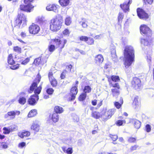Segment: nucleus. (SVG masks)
<instances>
[{"label":"nucleus","instance_id":"obj_1","mask_svg":"<svg viewBox=\"0 0 154 154\" xmlns=\"http://www.w3.org/2000/svg\"><path fill=\"white\" fill-rule=\"evenodd\" d=\"M124 53V63L125 67L127 69L131 66L134 60V54L133 47L131 46H126L125 49Z\"/></svg>","mask_w":154,"mask_h":154},{"label":"nucleus","instance_id":"obj_2","mask_svg":"<svg viewBox=\"0 0 154 154\" xmlns=\"http://www.w3.org/2000/svg\"><path fill=\"white\" fill-rule=\"evenodd\" d=\"M63 22L62 17L60 15H57L55 18L52 19L50 23V29L56 32L60 29Z\"/></svg>","mask_w":154,"mask_h":154},{"label":"nucleus","instance_id":"obj_3","mask_svg":"<svg viewBox=\"0 0 154 154\" xmlns=\"http://www.w3.org/2000/svg\"><path fill=\"white\" fill-rule=\"evenodd\" d=\"M34 0H24V2L27 5H20V9L21 10L25 11L30 12L32 9L34 7L31 4V2H32Z\"/></svg>","mask_w":154,"mask_h":154},{"label":"nucleus","instance_id":"obj_4","mask_svg":"<svg viewBox=\"0 0 154 154\" xmlns=\"http://www.w3.org/2000/svg\"><path fill=\"white\" fill-rule=\"evenodd\" d=\"M52 42L55 45L56 48H60L62 49L64 48L65 45L67 41L66 39L58 38L52 40Z\"/></svg>","mask_w":154,"mask_h":154},{"label":"nucleus","instance_id":"obj_5","mask_svg":"<svg viewBox=\"0 0 154 154\" xmlns=\"http://www.w3.org/2000/svg\"><path fill=\"white\" fill-rule=\"evenodd\" d=\"M140 30L141 33L143 35H146L149 37H150L152 35L151 30L146 25H141L140 26Z\"/></svg>","mask_w":154,"mask_h":154},{"label":"nucleus","instance_id":"obj_6","mask_svg":"<svg viewBox=\"0 0 154 154\" xmlns=\"http://www.w3.org/2000/svg\"><path fill=\"white\" fill-rule=\"evenodd\" d=\"M41 77L38 73L37 75L36 78L35 82H34L32 83L29 88L28 89V91L29 93H32L35 88L37 87L38 84L40 82Z\"/></svg>","mask_w":154,"mask_h":154},{"label":"nucleus","instance_id":"obj_7","mask_svg":"<svg viewBox=\"0 0 154 154\" xmlns=\"http://www.w3.org/2000/svg\"><path fill=\"white\" fill-rule=\"evenodd\" d=\"M20 112L19 111L15 110L8 112L4 115L5 119L8 120L12 119L15 118L16 115H19Z\"/></svg>","mask_w":154,"mask_h":154},{"label":"nucleus","instance_id":"obj_8","mask_svg":"<svg viewBox=\"0 0 154 154\" xmlns=\"http://www.w3.org/2000/svg\"><path fill=\"white\" fill-rule=\"evenodd\" d=\"M26 17L25 15L23 14H20L18 15L15 21V25L16 26H20L22 22L23 24H26Z\"/></svg>","mask_w":154,"mask_h":154},{"label":"nucleus","instance_id":"obj_9","mask_svg":"<svg viewBox=\"0 0 154 154\" xmlns=\"http://www.w3.org/2000/svg\"><path fill=\"white\" fill-rule=\"evenodd\" d=\"M40 28L39 26L37 24L33 23L29 27L30 33L35 34H37L39 31Z\"/></svg>","mask_w":154,"mask_h":154},{"label":"nucleus","instance_id":"obj_10","mask_svg":"<svg viewBox=\"0 0 154 154\" xmlns=\"http://www.w3.org/2000/svg\"><path fill=\"white\" fill-rule=\"evenodd\" d=\"M137 13L138 17L140 19H147L148 17L147 14L142 9L138 8L137 9Z\"/></svg>","mask_w":154,"mask_h":154},{"label":"nucleus","instance_id":"obj_11","mask_svg":"<svg viewBox=\"0 0 154 154\" xmlns=\"http://www.w3.org/2000/svg\"><path fill=\"white\" fill-rule=\"evenodd\" d=\"M132 3V0H129L128 2H124L120 5V7L125 12L129 11V5Z\"/></svg>","mask_w":154,"mask_h":154},{"label":"nucleus","instance_id":"obj_12","mask_svg":"<svg viewBox=\"0 0 154 154\" xmlns=\"http://www.w3.org/2000/svg\"><path fill=\"white\" fill-rule=\"evenodd\" d=\"M140 81L137 77H134L132 82V87L135 89H138L140 86Z\"/></svg>","mask_w":154,"mask_h":154},{"label":"nucleus","instance_id":"obj_13","mask_svg":"<svg viewBox=\"0 0 154 154\" xmlns=\"http://www.w3.org/2000/svg\"><path fill=\"white\" fill-rule=\"evenodd\" d=\"M71 97L69 98V100L72 101L74 100L75 97V95L78 92V89L77 87L76 86L72 88L70 91Z\"/></svg>","mask_w":154,"mask_h":154},{"label":"nucleus","instance_id":"obj_14","mask_svg":"<svg viewBox=\"0 0 154 154\" xmlns=\"http://www.w3.org/2000/svg\"><path fill=\"white\" fill-rule=\"evenodd\" d=\"M36 95H33L31 96L28 101L29 104L31 105H34L39 99V97H35Z\"/></svg>","mask_w":154,"mask_h":154},{"label":"nucleus","instance_id":"obj_15","mask_svg":"<svg viewBox=\"0 0 154 154\" xmlns=\"http://www.w3.org/2000/svg\"><path fill=\"white\" fill-rule=\"evenodd\" d=\"M48 75L51 85L53 87H56L57 85V82L53 76L52 72H49Z\"/></svg>","mask_w":154,"mask_h":154},{"label":"nucleus","instance_id":"obj_16","mask_svg":"<svg viewBox=\"0 0 154 154\" xmlns=\"http://www.w3.org/2000/svg\"><path fill=\"white\" fill-rule=\"evenodd\" d=\"M59 6L58 5H50L47 6L46 9L48 11H53L55 12H57L58 11V8Z\"/></svg>","mask_w":154,"mask_h":154},{"label":"nucleus","instance_id":"obj_17","mask_svg":"<svg viewBox=\"0 0 154 154\" xmlns=\"http://www.w3.org/2000/svg\"><path fill=\"white\" fill-rule=\"evenodd\" d=\"M49 119H51L54 122H57L59 119V115L56 113H53L51 116H49Z\"/></svg>","mask_w":154,"mask_h":154},{"label":"nucleus","instance_id":"obj_18","mask_svg":"<svg viewBox=\"0 0 154 154\" xmlns=\"http://www.w3.org/2000/svg\"><path fill=\"white\" fill-rule=\"evenodd\" d=\"M102 115H103V114L101 113V112H99L97 111H93L91 114L92 116L96 119H98L100 118L102 119Z\"/></svg>","mask_w":154,"mask_h":154},{"label":"nucleus","instance_id":"obj_19","mask_svg":"<svg viewBox=\"0 0 154 154\" xmlns=\"http://www.w3.org/2000/svg\"><path fill=\"white\" fill-rule=\"evenodd\" d=\"M132 122L134 124V127L137 128H139L141 125V122L138 120L136 119H133L132 120Z\"/></svg>","mask_w":154,"mask_h":154},{"label":"nucleus","instance_id":"obj_20","mask_svg":"<svg viewBox=\"0 0 154 154\" xmlns=\"http://www.w3.org/2000/svg\"><path fill=\"white\" fill-rule=\"evenodd\" d=\"M42 83L38 87H36V88L34 90V92L35 94L34 95H36L35 97L38 96V94H39L41 92V91L42 90Z\"/></svg>","mask_w":154,"mask_h":154},{"label":"nucleus","instance_id":"obj_21","mask_svg":"<svg viewBox=\"0 0 154 154\" xmlns=\"http://www.w3.org/2000/svg\"><path fill=\"white\" fill-rule=\"evenodd\" d=\"M31 128L36 132H38L39 130V126L36 123H33L31 126Z\"/></svg>","mask_w":154,"mask_h":154},{"label":"nucleus","instance_id":"obj_22","mask_svg":"<svg viewBox=\"0 0 154 154\" xmlns=\"http://www.w3.org/2000/svg\"><path fill=\"white\" fill-rule=\"evenodd\" d=\"M120 103L118 102H116L114 103L115 106L118 109H119L121 107L123 103V100L122 97L120 98Z\"/></svg>","mask_w":154,"mask_h":154},{"label":"nucleus","instance_id":"obj_23","mask_svg":"<svg viewBox=\"0 0 154 154\" xmlns=\"http://www.w3.org/2000/svg\"><path fill=\"white\" fill-rule=\"evenodd\" d=\"M95 60L97 63H102L103 60V58L101 54H98L95 57Z\"/></svg>","mask_w":154,"mask_h":154},{"label":"nucleus","instance_id":"obj_24","mask_svg":"<svg viewBox=\"0 0 154 154\" xmlns=\"http://www.w3.org/2000/svg\"><path fill=\"white\" fill-rule=\"evenodd\" d=\"M54 111L55 112V113H61L63 112V108L60 106H56L54 107Z\"/></svg>","mask_w":154,"mask_h":154},{"label":"nucleus","instance_id":"obj_25","mask_svg":"<svg viewBox=\"0 0 154 154\" xmlns=\"http://www.w3.org/2000/svg\"><path fill=\"white\" fill-rule=\"evenodd\" d=\"M69 0H59V2L62 6H66L69 3Z\"/></svg>","mask_w":154,"mask_h":154},{"label":"nucleus","instance_id":"obj_26","mask_svg":"<svg viewBox=\"0 0 154 154\" xmlns=\"http://www.w3.org/2000/svg\"><path fill=\"white\" fill-rule=\"evenodd\" d=\"M108 112L107 111V110H106L104 111L103 110L102 112H101V113L103 114V115H102V116H102V119L103 120H105L108 119H110L109 118H108V116H108Z\"/></svg>","mask_w":154,"mask_h":154},{"label":"nucleus","instance_id":"obj_27","mask_svg":"<svg viewBox=\"0 0 154 154\" xmlns=\"http://www.w3.org/2000/svg\"><path fill=\"white\" fill-rule=\"evenodd\" d=\"M111 91L113 97H116L119 94V89H117L116 88L112 89Z\"/></svg>","mask_w":154,"mask_h":154},{"label":"nucleus","instance_id":"obj_28","mask_svg":"<svg viewBox=\"0 0 154 154\" xmlns=\"http://www.w3.org/2000/svg\"><path fill=\"white\" fill-rule=\"evenodd\" d=\"M116 109H110L108 110H107V111L108 112V116H108V118H110L113 115Z\"/></svg>","mask_w":154,"mask_h":154},{"label":"nucleus","instance_id":"obj_29","mask_svg":"<svg viewBox=\"0 0 154 154\" xmlns=\"http://www.w3.org/2000/svg\"><path fill=\"white\" fill-rule=\"evenodd\" d=\"M30 135V133L29 132L27 131H24L22 133H19L18 136L22 138H23L24 137L29 136Z\"/></svg>","mask_w":154,"mask_h":154},{"label":"nucleus","instance_id":"obj_30","mask_svg":"<svg viewBox=\"0 0 154 154\" xmlns=\"http://www.w3.org/2000/svg\"><path fill=\"white\" fill-rule=\"evenodd\" d=\"M8 63L11 65H13L15 63V61L13 58L12 55L10 54L8 57Z\"/></svg>","mask_w":154,"mask_h":154},{"label":"nucleus","instance_id":"obj_31","mask_svg":"<svg viewBox=\"0 0 154 154\" xmlns=\"http://www.w3.org/2000/svg\"><path fill=\"white\" fill-rule=\"evenodd\" d=\"M124 17V14L123 13L119 12L118 16V23L120 24L122 22V20Z\"/></svg>","mask_w":154,"mask_h":154},{"label":"nucleus","instance_id":"obj_32","mask_svg":"<svg viewBox=\"0 0 154 154\" xmlns=\"http://www.w3.org/2000/svg\"><path fill=\"white\" fill-rule=\"evenodd\" d=\"M37 114V111L36 109H33L31 110L28 113V117L30 118L34 116Z\"/></svg>","mask_w":154,"mask_h":154},{"label":"nucleus","instance_id":"obj_33","mask_svg":"<svg viewBox=\"0 0 154 154\" xmlns=\"http://www.w3.org/2000/svg\"><path fill=\"white\" fill-rule=\"evenodd\" d=\"M142 44H143L144 45L148 46L150 44V41H149L148 40L145 39H142L141 40Z\"/></svg>","mask_w":154,"mask_h":154},{"label":"nucleus","instance_id":"obj_34","mask_svg":"<svg viewBox=\"0 0 154 154\" xmlns=\"http://www.w3.org/2000/svg\"><path fill=\"white\" fill-rule=\"evenodd\" d=\"M91 91V88L89 86H86L84 87L83 89L84 93L86 94L87 93H89Z\"/></svg>","mask_w":154,"mask_h":154},{"label":"nucleus","instance_id":"obj_35","mask_svg":"<svg viewBox=\"0 0 154 154\" xmlns=\"http://www.w3.org/2000/svg\"><path fill=\"white\" fill-rule=\"evenodd\" d=\"M19 103L21 104L24 105L26 103V99L24 97H20L18 100Z\"/></svg>","mask_w":154,"mask_h":154},{"label":"nucleus","instance_id":"obj_36","mask_svg":"<svg viewBox=\"0 0 154 154\" xmlns=\"http://www.w3.org/2000/svg\"><path fill=\"white\" fill-rule=\"evenodd\" d=\"M126 123V121L125 120H118L116 122V124L118 126H120L123 125Z\"/></svg>","mask_w":154,"mask_h":154},{"label":"nucleus","instance_id":"obj_37","mask_svg":"<svg viewBox=\"0 0 154 154\" xmlns=\"http://www.w3.org/2000/svg\"><path fill=\"white\" fill-rule=\"evenodd\" d=\"M65 24L69 26L70 25L71 23V18L69 17L68 16L66 18L65 20Z\"/></svg>","mask_w":154,"mask_h":154},{"label":"nucleus","instance_id":"obj_38","mask_svg":"<svg viewBox=\"0 0 154 154\" xmlns=\"http://www.w3.org/2000/svg\"><path fill=\"white\" fill-rule=\"evenodd\" d=\"M41 57H39L35 59L33 64L36 66H38L41 63Z\"/></svg>","mask_w":154,"mask_h":154},{"label":"nucleus","instance_id":"obj_39","mask_svg":"<svg viewBox=\"0 0 154 154\" xmlns=\"http://www.w3.org/2000/svg\"><path fill=\"white\" fill-rule=\"evenodd\" d=\"M138 102L137 98V97H135L134 98L133 101V107H134V109H136L137 108L138 106Z\"/></svg>","mask_w":154,"mask_h":154},{"label":"nucleus","instance_id":"obj_40","mask_svg":"<svg viewBox=\"0 0 154 154\" xmlns=\"http://www.w3.org/2000/svg\"><path fill=\"white\" fill-rule=\"evenodd\" d=\"M111 79L112 81L114 82H118L120 80L119 77L117 75L112 76Z\"/></svg>","mask_w":154,"mask_h":154},{"label":"nucleus","instance_id":"obj_41","mask_svg":"<svg viewBox=\"0 0 154 154\" xmlns=\"http://www.w3.org/2000/svg\"><path fill=\"white\" fill-rule=\"evenodd\" d=\"M94 39L91 37H88V40L86 42V43L89 45H93L94 43Z\"/></svg>","mask_w":154,"mask_h":154},{"label":"nucleus","instance_id":"obj_42","mask_svg":"<svg viewBox=\"0 0 154 154\" xmlns=\"http://www.w3.org/2000/svg\"><path fill=\"white\" fill-rule=\"evenodd\" d=\"M8 146V145L5 142H2L0 143V149L7 148Z\"/></svg>","mask_w":154,"mask_h":154},{"label":"nucleus","instance_id":"obj_43","mask_svg":"<svg viewBox=\"0 0 154 154\" xmlns=\"http://www.w3.org/2000/svg\"><path fill=\"white\" fill-rule=\"evenodd\" d=\"M81 41L87 42L88 40V37L85 36H82L79 37Z\"/></svg>","mask_w":154,"mask_h":154},{"label":"nucleus","instance_id":"obj_44","mask_svg":"<svg viewBox=\"0 0 154 154\" xmlns=\"http://www.w3.org/2000/svg\"><path fill=\"white\" fill-rule=\"evenodd\" d=\"M87 95L85 93H83L80 95L79 97V100L81 101L84 100L86 98Z\"/></svg>","mask_w":154,"mask_h":154},{"label":"nucleus","instance_id":"obj_45","mask_svg":"<svg viewBox=\"0 0 154 154\" xmlns=\"http://www.w3.org/2000/svg\"><path fill=\"white\" fill-rule=\"evenodd\" d=\"M3 129L4 131L3 133L5 134H8L11 131V129L6 127H4Z\"/></svg>","mask_w":154,"mask_h":154},{"label":"nucleus","instance_id":"obj_46","mask_svg":"<svg viewBox=\"0 0 154 154\" xmlns=\"http://www.w3.org/2000/svg\"><path fill=\"white\" fill-rule=\"evenodd\" d=\"M14 51L18 53H20L21 51V48L20 47L17 46L14 47Z\"/></svg>","mask_w":154,"mask_h":154},{"label":"nucleus","instance_id":"obj_47","mask_svg":"<svg viewBox=\"0 0 154 154\" xmlns=\"http://www.w3.org/2000/svg\"><path fill=\"white\" fill-rule=\"evenodd\" d=\"M109 137H110L113 141L116 140L118 138V137L116 135H112L110 134Z\"/></svg>","mask_w":154,"mask_h":154},{"label":"nucleus","instance_id":"obj_48","mask_svg":"<svg viewBox=\"0 0 154 154\" xmlns=\"http://www.w3.org/2000/svg\"><path fill=\"white\" fill-rule=\"evenodd\" d=\"M54 90L52 88H49L47 89L46 92L48 94L51 95L53 93Z\"/></svg>","mask_w":154,"mask_h":154},{"label":"nucleus","instance_id":"obj_49","mask_svg":"<svg viewBox=\"0 0 154 154\" xmlns=\"http://www.w3.org/2000/svg\"><path fill=\"white\" fill-rule=\"evenodd\" d=\"M55 48V46L53 45H50L49 47V51L52 52L54 51Z\"/></svg>","mask_w":154,"mask_h":154},{"label":"nucleus","instance_id":"obj_50","mask_svg":"<svg viewBox=\"0 0 154 154\" xmlns=\"http://www.w3.org/2000/svg\"><path fill=\"white\" fill-rule=\"evenodd\" d=\"M73 152L72 148L69 147L66 150V153L68 154H71Z\"/></svg>","mask_w":154,"mask_h":154},{"label":"nucleus","instance_id":"obj_51","mask_svg":"<svg viewBox=\"0 0 154 154\" xmlns=\"http://www.w3.org/2000/svg\"><path fill=\"white\" fill-rule=\"evenodd\" d=\"M29 61V58H26L24 60L21 62V64L23 65H26Z\"/></svg>","mask_w":154,"mask_h":154},{"label":"nucleus","instance_id":"obj_52","mask_svg":"<svg viewBox=\"0 0 154 154\" xmlns=\"http://www.w3.org/2000/svg\"><path fill=\"white\" fill-rule=\"evenodd\" d=\"M145 128L146 131L147 132H149L151 130V127L150 125H149L147 124V125H146V126Z\"/></svg>","mask_w":154,"mask_h":154},{"label":"nucleus","instance_id":"obj_53","mask_svg":"<svg viewBox=\"0 0 154 154\" xmlns=\"http://www.w3.org/2000/svg\"><path fill=\"white\" fill-rule=\"evenodd\" d=\"M147 62L149 64V66H150L151 65V57L149 55V56H147Z\"/></svg>","mask_w":154,"mask_h":154},{"label":"nucleus","instance_id":"obj_54","mask_svg":"<svg viewBox=\"0 0 154 154\" xmlns=\"http://www.w3.org/2000/svg\"><path fill=\"white\" fill-rule=\"evenodd\" d=\"M26 145V143L24 142L20 143L18 145L19 147L22 148Z\"/></svg>","mask_w":154,"mask_h":154},{"label":"nucleus","instance_id":"obj_55","mask_svg":"<svg viewBox=\"0 0 154 154\" xmlns=\"http://www.w3.org/2000/svg\"><path fill=\"white\" fill-rule=\"evenodd\" d=\"M136 141V138L134 137H130L128 139V141L130 143H134Z\"/></svg>","mask_w":154,"mask_h":154},{"label":"nucleus","instance_id":"obj_56","mask_svg":"<svg viewBox=\"0 0 154 154\" xmlns=\"http://www.w3.org/2000/svg\"><path fill=\"white\" fill-rule=\"evenodd\" d=\"M70 33L69 30L67 29H66L63 32V34L65 35H68Z\"/></svg>","mask_w":154,"mask_h":154},{"label":"nucleus","instance_id":"obj_57","mask_svg":"<svg viewBox=\"0 0 154 154\" xmlns=\"http://www.w3.org/2000/svg\"><path fill=\"white\" fill-rule=\"evenodd\" d=\"M112 87L116 88L117 89H119L120 87L118 83H115L114 84H112Z\"/></svg>","mask_w":154,"mask_h":154},{"label":"nucleus","instance_id":"obj_58","mask_svg":"<svg viewBox=\"0 0 154 154\" xmlns=\"http://www.w3.org/2000/svg\"><path fill=\"white\" fill-rule=\"evenodd\" d=\"M145 4H151L153 0H143Z\"/></svg>","mask_w":154,"mask_h":154},{"label":"nucleus","instance_id":"obj_59","mask_svg":"<svg viewBox=\"0 0 154 154\" xmlns=\"http://www.w3.org/2000/svg\"><path fill=\"white\" fill-rule=\"evenodd\" d=\"M138 146L137 145H134V146H132L130 148V150L131 151H133L136 150Z\"/></svg>","mask_w":154,"mask_h":154},{"label":"nucleus","instance_id":"obj_60","mask_svg":"<svg viewBox=\"0 0 154 154\" xmlns=\"http://www.w3.org/2000/svg\"><path fill=\"white\" fill-rule=\"evenodd\" d=\"M19 68V65L16 64L15 65L11 66L10 68L13 70H15Z\"/></svg>","mask_w":154,"mask_h":154},{"label":"nucleus","instance_id":"obj_61","mask_svg":"<svg viewBox=\"0 0 154 154\" xmlns=\"http://www.w3.org/2000/svg\"><path fill=\"white\" fill-rule=\"evenodd\" d=\"M21 36L23 38H24L26 36H28L25 32H22L20 34Z\"/></svg>","mask_w":154,"mask_h":154},{"label":"nucleus","instance_id":"obj_62","mask_svg":"<svg viewBox=\"0 0 154 154\" xmlns=\"http://www.w3.org/2000/svg\"><path fill=\"white\" fill-rule=\"evenodd\" d=\"M103 37V35L100 34L98 35L95 36L94 38L95 39H98Z\"/></svg>","mask_w":154,"mask_h":154},{"label":"nucleus","instance_id":"obj_63","mask_svg":"<svg viewBox=\"0 0 154 154\" xmlns=\"http://www.w3.org/2000/svg\"><path fill=\"white\" fill-rule=\"evenodd\" d=\"M111 54L112 57H114V58H115L116 57V52L115 50H113V51L112 52Z\"/></svg>","mask_w":154,"mask_h":154},{"label":"nucleus","instance_id":"obj_64","mask_svg":"<svg viewBox=\"0 0 154 154\" xmlns=\"http://www.w3.org/2000/svg\"><path fill=\"white\" fill-rule=\"evenodd\" d=\"M81 25L82 27L84 28H86L88 26V25L87 23L84 22H82Z\"/></svg>","mask_w":154,"mask_h":154}]
</instances>
